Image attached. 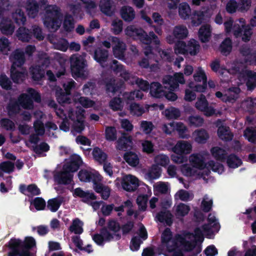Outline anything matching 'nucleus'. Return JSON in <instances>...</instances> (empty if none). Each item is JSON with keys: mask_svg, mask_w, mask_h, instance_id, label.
Instances as JSON below:
<instances>
[{"mask_svg": "<svg viewBox=\"0 0 256 256\" xmlns=\"http://www.w3.org/2000/svg\"><path fill=\"white\" fill-rule=\"evenodd\" d=\"M192 234H186L184 238L180 235L173 236L172 232L169 228H166L162 232L161 236V244L159 248L160 254L165 252H172L176 250L180 245H184L186 250H190L194 247V244L190 249H189L190 243L194 240L190 236Z\"/></svg>", "mask_w": 256, "mask_h": 256, "instance_id": "1", "label": "nucleus"}, {"mask_svg": "<svg viewBox=\"0 0 256 256\" xmlns=\"http://www.w3.org/2000/svg\"><path fill=\"white\" fill-rule=\"evenodd\" d=\"M36 244L35 240L32 237H26L24 242L19 239H11L8 246L11 250L8 256H30L29 250Z\"/></svg>", "mask_w": 256, "mask_h": 256, "instance_id": "2", "label": "nucleus"}, {"mask_svg": "<svg viewBox=\"0 0 256 256\" xmlns=\"http://www.w3.org/2000/svg\"><path fill=\"white\" fill-rule=\"evenodd\" d=\"M126 34L136 40H140L146 44H150L153 40L155 44H158L160 40L154 32H150L148 34L142 28L134 26H128L125 30Z\"/></svg>", "mask_w": 256, "mask_h": 256, "instance_id": "3", "label": "nucleus"}, {"mask_svg": "<svg viewBox=\"0 0 256 256\" xmlns=\"http://www.w3.org/2000/svg\"><path fill=\"white\" fill-rule=\"evenodd\" d=\"M208 220L210 224L204 225L202 228V230L199 228H197L194 230V234H192L190 235V236L192 237L194 240L190 243L189 249L192 248L196 244V242L202 241L204 235L211 238L214 233L218 230L217 228L218 226L216 223L215 216L212 214H210L208 216Z\"/></svg>", "mask_w": 256, "mask_h": 256, "instance_id": "4", "label": "nucleus"}, {"mask_svg": "<svg viewBox=\"0 0 256 256\" xmlns=\"http://www.w3.org/2000/svg\"><path fill=\"white\" fill-rule=\"evenodd\" d=\"M50 63V58L48 54L43 52L38 54V60L36 64L30 68V73L34 81H40L45 76L46 70Z\"/></svg>", "mask_w": 256, "mask_h": 256, "instance_id": "5", "label": "nucleus"}, {"mask_svg": "<svg viewBox=\"0 0 256 256\" xmlns=\"http://www.w3.org/2000/svg\"><path fill=\"white\" fill-rule=\"evenodd\" d=\"M62 16L60 9L56 5L49 6L46 9V15L44 21V26L52 31L57 30L60 27Z\"/></svg>", "mask_w": 256, "mask_h": 256, "instance_id": "6", "label": "nucleus"}, {"mask_svg": "<svg viewBox=\"0 0 256 256\" xmlns=\"http://www.w3.org/2000/svg\"><path fill=\"white\" fill-rule=\"evenodd\" d=\"M70 64L71 72L74 78L84 77V68L87 66L85 55H72L70 58Z\"/></svg>", "mask_w": 256, "mask_h": 256, "instance_id": "7", "label": "nucleus"}, {"mask_svg": "<svg viewBox=\"0 0 256 256\" xmlns=\"http://www.w3.org/2000/svg\"><path fill=\"white\" fill-rule=\"evenodd\" d=\"M28 94H22L18 98V100L23 108L31 110L34 107V100L36 102L41 101V96L40 94L34 88H28L27 90Z\"/></svg>", "mask_w": 256, "mask_h": 256, "instance_id": "8", "label": "nucleus"}, {"mask_svg": "<svg viewBox=\"0 0 256 256\" xmlns=\"http://www.w3.org/2000/svg\"><path fill=\"white\" fill-rule=\"evenodd\" d=\"M120 238V234L112 233L106 228H102L100 234H95L92 236L94 240L100 245L102 244L104 242H109L114 238L118 240Z\"/></svg>", "mask_w": 256, "mask_h": 256, "instance_id": "9", "label": "nucleus"}, {"mask_svg": "<svg viewBox=\"0 0 256 256\" xmlns=\"http://www.w3.org/2000/svg\"><path fill=\"white\" fill-rule=\"evenodd\" d=\"M82 198L83 202H84L89 203L90 202L92 208H99L101 205L102 206V208H124L122 205L115 207L114 204L106 205L105 206L104 204V202L102 200L91 202V200H95L96 198V196L94 192H86V196H83Z\"/></svg>", "mask_w": 256, "mask_h": 256, "instance_id": "10", "label": "nucleus"}, {"mask_svg": "<svg viewBox=\"0 0 256 256\" xmlns=\"http://www.w3.org/2000/svg\"><path fill=\"white\" fill-rule=\"evenodd\" d=\"M112 42L114 46L112 48V51L114 56L120 60L124 58V52L126 50V45L124 42L121 41L117 37L112 36Z\"/></svg>", "mask_w": 256, "mask_h": 256, "instance_id": "11", "label": "nucleus"}, {"mask_svg": "<svg viewBox=\"0 0 256 256\" xmlns=\"http://www.w3.org/2000/svg\"><path fill=\"white\" fill-rule=\"evenodd\" d=\"M133 144L132 136L126 132H122L116 142V148L120 150L126 151L131 150Z\"/></svg>", "mask_w": 256, "mask_h": 256, "instance_id": "12", "label": "nucleus"}, {"mask_svg": "<svg viewBox=\"0 0 256 256\" xmlns=\"http://www.w3.org/2000/svg\"><path fill=\"white\" fill-rule=\"evenodd\" d=\"M106 92L109 94L112 93L115 94L120 91L123 84L122 82H118L114 78H106L103 80Z\"/></svg>", "mask_w": 256, "mask_h": 256, "instance_id": "13", "label": "nucleus"}, {"mask_svg": "<svg viewBox=\"0 0 256 256\" xmlns=\"http://www.w3.org/2000/svg\"><path fill=\"white\" fill-rule=\"evenodd\" d=\"M138 180L132 175L124 176L122 180L121 184L124 190L127 192H134L139 186Z\"/></svg>", "mask_w": 256, "mask_h": 256, "instance_id": "14", "label": "nucleus"}, {"mask_svg": "<svg viewBox=\"0 0 256 256\" xmlns=\"http://www.w3.org/2000/svg\"><path fill=\"white\" fill-rule=\"evenodd\" d=\"M78 177L81 182H93V186L94 182H97L100 180V175L94 174L87 170L82 169L78 173Z\"/></svg>", "mask_w": 256, "mask_h": 256, "instance_id": "15", "label": "nucleus"}, {"mask_svg": "<svg viewBox=\"0 0 256 256\" xmlns=\"http://www.w3.org/2000/svg\"><path fill=\"white\" fill-rule=\"evenodd\" d=\"M55 180L60 184H68L73 178V175L70 172L63 167V170L58 172L54 176Z\"/></svg>", "mask_w": 256, "mask_h": 256, "instance_id": "16", "label": "nucleus"}, {"mask_svg": "<svg viewBox=\"0 0 256 256\" xmlns=\"http://www.w3.org/2000/svg\"><path fill=\"white\" fill-rule=\"evenodd\" d=\"M15 26L12 21L8 18H3L0 22V32L4 35L12 36Z\"/></svg>", "mask_w": 256, "mask_h": 256, "instance_id": "17", "label": "nucleus"}, {"mask_svg": "<svg viewBox=\"0 0 256 256\" xmlns=\"http://www.w3.org/2000/svg\"><path fill=\"white\" fill-rule=\"evenodd\" d=\"M252 33V29L250 25L242 26V28L238 26L234 32L236 38L242 36V40L244 42L250 40Z\"/></svg>", "mask_w": 256, "mask_h": 256, "instance_id": "18", "label": "nucleus"}, {"mask_svg": "<svg viewBox=\"0 0 256 256\" xmlns=\"http://www.w3.org/2000/svg\"><path fill=\"white\" fill-rule=\"evenodd\" d=\"M82 161L80 156L78 154L72 156L70 164L64 165V168L70 172H74L78 170Z\"/></svg>", "mask_w": 256, "mask_h": 256, "instance_id": "19", "label": "nucleus"}, {"mask_svg": "<svg viewBox=\"0 0 256 256\" xmlns=\"http://www.w3.org/2000/svg\"><path fill=\"white\" fill-rule=\"evenodd\" d=\"M190 162L192 167L199 170H203L206 168V164L203 156L200 154H192L189 158Z\"/></svg>", "mask_w": 256, "mask_h": 256, "instance_id": "20", "label": "nucleus"}, {"mask_svg": "<svg viewBox=\"0 0 256 256\" xmlns=\"http://www.w3.org/2000/svg\"><path fill=\"white\" fill-rule=\"evenodd\" d=\"M164 88L158 82H152L150 84V94L155 98H161L164 94Z\"/></svg>", "mask_w": 256, "mask_h": 256, "instance_id": "21", "label": "nucleus"}, {"mask_svg": "<svg viewBox=\"0 0 256 256\" xmlns=\"http://www.w3.org/2000/svg\"><path fill=\"white\" fill-rule=\"evenodd\" d=\"M93 188L95 192L100 194L102 198L104 200H106L110 197V188L107 186L98 182H94Z\"/></svg>", "mask_w": 256, "mask_h": 256, "instance_id": "22", "label": "nucleus"}, {"mask_svg": "<svg viewBox=\"0 0 256 256\" xmlns=\"http://www.w3.org/2000/svg\"><path fill=\"white\" fill-rule=\"evenodd\" d=\"M192 146L187 142H178L173 148V152L175 154H188L190 153Z\"/></svg>", "mask_w": 256, "mask_h": 256, "instance_id": "23", "label": "nucleus"}, {"mask_svg": "<svg viewBox=\"0 0 256 256\" xmlns=\"http://www.w3.org/2000/svg\"><path fill=\"white\" fill-rule=\"evenodd\" d=\"M26 9L28 16L34 18L38 15L39 5L35 0H28L26 4Z\"/></svg>", "mask_w": 256, "mask_h": 256, "instance_id": "24", "label": "nucleus"}, {"mask_svg": "<svg viewBox=\"0 0 256 256\" xmlns=\"http://www.w3.org/2000/svg\"><path fill=\"white\" fill-rule=\"evenodd\" d=\"M70 94H67L60 87L56 88V97L57 102L61 105L64 104H70L72 102Z\"/></svg>", "mask_w": 256, "mask_h": 256, "instance_id": "25", "label": "nucleus"}, {"mask_svg": "<svg viewBox=\"0 0 256 256\" xmlns=\"http://www.w3.org/2000/svg\"><path fill=\"white\" fill-rule=\"evenodd\" d=\"M110 67L116 73L120 72L121 77L125 80H128L130 79V74L124 70V66L120 64L117 60H112Z\"/></svg>", "mask_w": 256, "mask_h": 256, "instance_id": "26", "label": "nucleus"}, {"mask_svg": "<svg viewBox=\"0 0 256 256\" xmlns=\"http://www.w3.org/2000/svg\"><path fill=\"white\" fill-rule=\"evenodd\" d=\"M108 56V52L104 48H98L94 51V59L100 64L106 62Z\"/></svg>", "mask_w": 256, "mask_h": 256, "instance_id": "27", "label": "nucleus"}, {"mask_svg": "<svg viewBox=\"0 0 256 256\" xmlns=\"http://www.w3.org/2000/svg\"><path fill=\"white\" fill-rule=\"evenodd\" d=\"M121 18L127 22H132L135 17V12L132 8L129 6H124L120 10Z\"/></svg>", "mask_w": 256, "mask_h": 256, "instance_id": "28", "label": "nucleus"}, {"mask_svg": "<svg viewBox=\"0 0 256 256\" xmlns=\"http://www.w3.org/2000/svg\"><path fill=\"white\" fill-rule=\"evenodd\" d=\"M172 215L166 209H163L156 216V218L160 222L170 226L172 223Z\"/></svg>", "mask_w": 256, "mask_h": 256, "instance_id": "29", "label": "nucleus"}, {"mask_svg": "<svg viewBox=\"0 0 256 256\" xmlns=\"http://www.w3.org/2000/svg\"><path fill=\"white\" fill-rule=\"evenodd\" d=\"M114 4L112 0H100V11L107 16H112L114 14L112 6Z\"/></svg>", "mask_w": 256, "mask_h": 256, "instance_id": "30", "label": "nucleus"}, {"mask_svg": "<svg viewBox=\"0 0 256 256\" xmlns=\"http://www.w3.org/2000/svg\"><path fill=\"white\" fill-rule=\"evenodd\" d=\"M123 158L126 163L132 167L136 166L140 162V159L137 154L132 151L126 152Z\"/></svg>", "mask_w": 256, "mask_h": 256, "instance_id": "31", "label": "nucleus"}, {"mask_svg": "<svg viewBox=\"0 0 256 256\" xmlns=\"http://www.w3.org/2000/svg\"><path fill=\"white\" fill-rule=\"evenodd\" d=\"M229 127L222 126L218 127V136L221 140L228 142L232 140L234 134L229 131Z\"/></svg>", "mask_w": 256, "mask_h": 256, "instance_id": "32", "label": "nucleus"}, {"mask_svg": "<svg viewBox=\"0 0 256 256\" xmlns=\"http://www.w3.org/2000/svg\"><path fill=\"white\" fill-rule=\"evenodd\" d=\"M19 40L23 42H28L32 38V32L24 27H20L16 32Z\"/></svg>", "mask_w": 256, "mask_h": 256, "instance_id": "33", "label": "nucleus"}, {"mask_svg": "<svg viewBox=\"0 0 256 256\" xmlns=\"http://www.w3.org/2000/svg\"><path fill=\"white\" fill-rule=\"evenodd\" d=\"M198 38L202 42L209 41L211 36V30L208 25L202 26L199 29L198 32Z\"/></svg>", "mask_w": 256, "mask_h": 256, "instance_id": "34", "label": "nucleus"}, {"mask_svg": "<svg viewBox=\"0 0 256 256\" xmlns=\"http://www.w3.org/2000/svg\"><path fill=\"white\" fill-rule=\"evenodd\" d=\"M214 158L218 160L224 162L226 160L227 152L225 150L218 146H214L210 150Z\"/></svg>", "mask_w": 256, "mask_h": 256, "instance_id": "35", "label": "nucleus"}, {"mask_svg": "<svg viewBox=\"0 0 256 256\" xmlns=\"http://www.w3.org/2000/svg\"><path fill=\"white\" fill-rule=\"evenodd\" d=\"M12 18L15 23L18 26L24 25L26 20L24 12L20 8L16 9L12 14Z\"/></svg>", "mask_w": 256, "mask_h": 256, "instance_id": "36", "label": "nucleus"}, {"mask_svg": "<svg viewBox=\"0 0 256 256\" xmlns=\"http://www.w3.org/2000/svg\"><path fill=\"white\" fill-rule=\"evenodd\" d=\"M6 110L10 116L18 114L21 108L18 100L10 101L6 106Z\"/></svg>", "mask_w": 256, "mask_h": 256, "instance_id": "37", "label": "nucleus"}, {"mask_svg": "<svg viewBox=\"0 0 256 256\" xmlns=\"http://www.w3.org/2000/svg\"><path fill=\"white\" fill-rule=\"evenodd\" d=\"M188 30L186 26L178 25L174 28L172 34L177 38V39L182 40L188 36Z\"/></svg>", "mask_w": 256, "mask_h": 256, "instance_id": "38", "label": "nucleus"}, {"mask_svg": "<svg viewBox=\"0 0 256 256\" xmlns=\"http://www.w3.org/2000/svg\"><path fill=\"white\" fill-rule=\"evenodd\" d=\"M92 154L94 160L100 164L106 162L108 158L107 154L98 147L94 148Z\"/></svg>", "mask_w": 256, "mask_h": 256, "instance_id": "39", "label": "nucleus"}, {"mask_svg": "<svg viewBox=\"0 0 256 256\" xmlns=\"http://www.w3.org/2000/svg\"><path fill=\"white\" fill-rule=\"evenodd\" d=\"M10 77L14 83L18 84L22 82L25 79L24 72L17 70L16 67L12 66L10 70Z\"/></svg>", "mask_w": 256, "mask_h": 256, "instance_id": "40", "label": "nucleus"}, {"mask_svg": "<svg viewBox=\"0 0 256 256\" xmlns=\"http://www.w3.org/2000/svg\"><path fill=\"white\" fill-rule=\"evenodd\" d=\"M13 58L14 60L12 66L13 67H21L26 60L24 52L19 50L15 51Z\"/></svg>", "mask_w": 256, "mask_h": 256, "instance_id": "41", "label": "nucleus"}, {"mask_svg": "<svg viewBox=\"0 0 256 256\" xmlns=\"http://www.w3.org/2000/svg\"><path fill=\"white\" fill-rule=\"evenodd\" d=\"M191 14V10L190 6L186 2H182L179 4L178 14L183 20L189 18Z\"/></svg>", "mask_w": 256, "mask_h": 256, "instance_id": "42", "label": "nucleus"}, {"mask_svg": "<svg viewBox=\"0 0 256 256\" xmlns=\"http://www.w3.org/2000/svg\"><path fill=\"white\" fill-rule=\"evenodd\" d=\"M232 50V42L230 38H226L219 47V50L224 56H227L230 54Z\"/></svg>", "mask_w": 256, "mask_h": 256, "instance_id": "43", "label": "nucleus"}, {"mask_svg": "<svg viewBox=\"0 0 256 256\" xmlns=\"http://www.w3.org/2000/svg\"><path fill=\"white\" fill-rule=\"evenodd\" d=\"M226 159L228 166L230 168H237L242 164V160L234 154H230Z\"/></svg>", "mask_w": 256, "mask_h": 256, "instance_id": "44", "label": "nucleus"}, {"mask_svg": "<svg viewBox=\"0 0 256 256\" xmlns=\"http://www.w3.org/2000/svg\"><path fill=\"white\" fill-rule=\"evenodd\" d=\"M63 28L64 30L68 32L73 30L74 28V20L72 15L68 14H66L63 22Z\"/></svg>", "mask_w": 256, "mask_h": 256, "instance_id": "45", "label": "nucleus"}, {"mask_svg": "<svg viewBox=\"0 0 256 256\" xmlns=\"http://www.w3.org/2000/svg\"><path fill=\"white\" fill-rule=\"evenodd\" d=\"M204 12L200 10H194L191 16L192 23L194 26L202 24L204 20Z\"/></svg>", "mask_w": 256, "mask_h": 256, "instance_id": "46", "label": "nucleus"}, {"mask_svg": "<svg viewBox=\"0 0 256 256\" xmlns=\"http://www.w3.org/2000/svg\"><path fill=\"white\" fill-rule=\"evenodd\" d=\"M195 141L199 144H205L209 138L207 131L203 128L194 131Z\"/></svg>", "mask_w": 256, "mask_h": 256, "instance_id": "47", "label": "nucleus"}, {"mask_svg": "<svg viewBox=\"0 0 256 256\" xmlns=\"http://www.w3.org/2000/svg\"><path fill=\"white\" fill-rule=\"evenodd\" d=\"M240 52L242 56L246 57L245 62L250 64H252L253 60L252 58L253 55L252 54V50L247 45H243L240 48Z\"/></svg>", "mask_w": 256, "mask_h": 256, "instance_id": "48", "label": "nucleus"}, {"mask_svg": "<svg viewBox=\"0 0 256 256\" xmlns=\"http://www.w3.org/2000/svg\"><path fill=\"white\" fill-rule=\"evenodd\" d=\"M244 136L248 142L256 144V128H247L244 131Z\"/></svg>", "mask_w": 256, "mask_h": 256, "instance_id": "49", "label": "nucleus"}, {"mask_svg": "<svg viewBox=\"0 0 256 256\" xmlns=\"http://www.w3.org/2000/svg\"><path fill=\"white\" fill-rule=\"evenodd\" d=\"M82 224V222L80 220L76 218L72 221L69 230L76 234H80L83 232Z\"/></svg>", "mask_w": 256, "mask_h": 256, "instance_id": "50", "label": "nucleus"}, {"mask_svg": "<svg viewBox=\"0 0 256 256\" xmlns=\"http://www.w3.org/2000/svg\"><path fill=\"white\" fill-rule=\"evenodd\" d=\"M200 45L197 44L194 40L189 41L186 45V54H190V56L196 55L199 50Z\"/></svg>", "mask_w": 256, "mask_h": 256, "instance_id": "51", "label": "nucleus"}, {"mask_svg": "<svg viewBox=\"0 0 256 256\" xmlns=\"http://www.w3.org/2000/svg\"><path fill=\"white\" fill-rule=\"evenodd\" d=\"M105 138L108 141H114L117 138V132L114 126H108L105 130Z\"/></svg>", "mask_w": 256, "mask_h": 256, "instance_id": "52", "label": "nucleus"}, {"mask_svg": "<svg viewBox=\"0 0 256 256\" xmlns=\"http://www.w3.org/2000/svg\"><path fill=\"white\" fill-rule=\"evenodd\" d=\"M130 111L132 115L137 116H141L144 112V108L136 103H133L130 105Z\"/></svg>", "mask_w": 256, "mask_h": 256, "instance_id": "53", "label": "nucleus"}, {"mask_svg": "<svg viewBox=\"0 0 256 256\" xmlns=\"http://www.w3.org/2000/svg\"><path fill=\"white\" fill-rule=\"evenodd\" d=\"M165 115L168 119H178L180 116V112L178 108L170 107L166 110Z\"/></svg>", "mask_w": 256, "mask_h": 256, "instance_id": "54", "label": "nucleus"}, {"mask_svg": "<svg viewBox=\"0 0 256 256\" xmlns=\"http://www.w3.org/2000/svg\"><path fill=\"white\" fill-rule=\"evenodd\" d=\"M1 126L4 130L8 131H14L15 130L14 122L9 118H2L0 120Z\"/></svg>", "mask_w": 256, "mask_h": 256, "instance_id": "55", "label": "nucleus"}, {"mask_svg": "<svg viewBox=\"0 0 256 256\" xmlns=\"http://www.w3.org/2000/svg\"><path fill=\"white\" fill-rule=\"evenodd\" d=\"M110 106L114 111L122 110L123 108L122 98L118 97L114 98L110 102Z\"/></svg>", "mask_w": 256, "mask_h": 256, "instance_id": "56", "label": "nucleus"}, {"mask_svg": "<svg viewBox=\"0 0 256 256\" xmlns=\"http://www.w3.org/2000/svg\"><path fill=\"white\" fill-rule=\"evenodd\" d=\"M49 145L46 142H42L39 144L32 146V150L37 154L43 152H47L50 150Z\"/></svg>", "mask_w": 256, "mask_h": 256, "instance_id": "57", "label": "nucleus"}, {"mask_svg": "<svg viewBox=\"0 0 256 256\" xmlns=\"http://www.w3.org/2000/svg\"><path fill=\"white\" fill-rule=\"evenodd\" d=\"M0 86L6 90H10L12 88V82L5 74L0 75Z\"/></svg>", "mask_w": 256, "mask_h": 256, "instance_id": "58", "label": "nucleus"}, {"mask_svg": "<svg viewBox=\"0 0 256 256\" xmlns=\"http://www.w3.org/2000/svg\"><path fill=\"white\" fill-rule=\"evenodd\" d=\"M188 121L190 126H200L204 123V119L199 116H190L188 118Z\"/></svg>", "mask_w": 256, "mask_h": 256, "instance_id": "59", "label": "nucleus"}, {"mask_svg": "<svg viewBox=\"0 0 256 256\" xmlns=\"http://www.w3.org/2000/svg\"><path fill=\"white\" fill-rule=\"evenodd\" d=\"M181 171L182 174L186 176H194L198 174V170L188 164L183 165Z\"/></svg>", "mask_w": 256, "mask_h": 256, "instance_id": "60", "label": "nucleus"}, {"mask_svg": "<svg viewBox=\"0 0 256 256\" xmlns=\"http://www.w3.org/2000/svg\"><path fill=\"white\" fill-rule=\"evenodd\" d=\"M63 202L64 198L62 196L50 199L48 201L46 208H59Z\"/></svg>", "mask_w": 256, "mask_h": 256, "instance_id": "61", "label": "nucleus"}, {"mask_svg": "<svg viewBox=\"0 0 256 256\" xmlns=\"http://www.w3.org/2000/svg\"><path fill=\"white\" fill-rule=\"evenodd\" d=\"M186 44L183 41L177 40L174 46V52L176 54H186Z\"/></svg>", "mask_w": 256, "mask_h": 256, "instance_id": "62", "label": "nucleus"}, {"mask_svg": "<svg viewBox=\"0 0 256 256\" xmlns=\"http://www.w3.org/2000/svg\"><path fill=\"white\" fill-rule=\"evenodd\" d=\"M208 105V104L205 96L201 94L200 98H198V101L195 104L196 108L202 112L206 110Z\"/></svg>", "mask_w": 256, "mask_h": 256, "instance_id": "63", "label": "nucleus"}, {"mask_svg": "<svg viewBox=\"0 0 256 256\" xmlns=\"http://www.w3.org/2000/svg\"><path fill=\"white\" fill-rule=\"evenodd\" d=\"M161 172L162 169L158 166L153 164L148 173V176L150 179H156L160 176Z\"/></svg>", "mask_w": 256, "mask_h": 256, "instance_id": "64", "label": "nucleus"}]
</instances>
